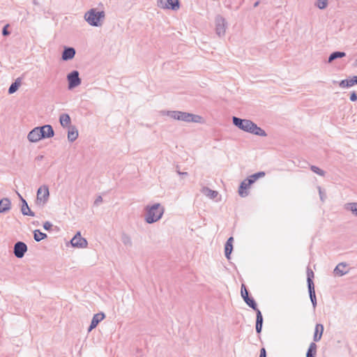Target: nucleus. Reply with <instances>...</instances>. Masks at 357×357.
I'll return each instance as SVG.
<instances>
[{
  "label": "nucleus",
  "mask_w": 357,
  "mask_h": 357,
  "mask_svg": "<svg viewBox=\"0 0 357 357\" xmlns=\"http://www.w3.org/2000/svg\"><path fill=\"white\" fill-rule=\"evenodd\" d=\"M8 24H6L2 30V34L4 36H8L10 34V32L8 30Z\"/></svg>",
  "instance_id": "41"
},
{
  "label": "nucleus",
  "mask_w": 357,
  "mask_h": 357,
  "mask_svg": "<svg viewBox=\"0 0 357 357\" xmlns=\"http://www.w3.org/2000/svg\"><path fill=\"white\" fill-rule=\"evenodd\" d=\"M233 124L244 132H249L260 137H266L264 130L249 119H242L236 116L232 118Z\"/></svg>",
  "instance_id": "1"
},
{
  "label": "nucleus",
  "mask_w": 357,
  "mask_h": 357,
  "mask_svg": "<svg viewBox=\"0 0 357 357\" xmlns=\"http://www.w3.org/2000/svg\"><path fill=\"white\" fill-rule=\"evenodd\" d=\"M122 242L125 245L131 246L132 245V241L129 236L124 234L122 236Z\"/></svg>",
  "instance_id": "35"
},
{
  "label": "nucleus",
  "mask_w": 357,
  "mask_h": 357,
  "mask_svg": "<svg viewBox=\"0 0 357 357\" xmlns=\"http://www.w3.org/2000/svg\"><path fill=\"white\" fill-rule=\"evenodd\" d=\"M244 301L245 302V303L250 307H251L252 309H253L254 310L257 311L259 309L257 308V303L255 301V300L252 298H246L245 300H244Z\"/></svg>",
  "instance_id": "30"
},
{
  "label": "nucleus",
  "mask_w": 357,
  "mask_h": 357,
  "mask_svg": "<svg viewBox=\"0 0 357 357\" xmlns=\"http://www.w3.org/2000/svg\"><path fill=\"white\" fill-rule=\"evenodd\" d=\"M345 209L351 211L357 216V202H351L345 205Z\"/></svg>",
  "instance_id": "29"
},
{
  "label": "nucleus",
  "mask_w": 357,
  "mask_h": 357,
  "mask_svg": "<svg viewBox=\"0 0 357 357\" xmlns=\"http://www.w3.org/2000/svg\"><path fill=\"white\" fill-rule=\"evenodd\" d=\"M50 197L49 188L47 185L40 186L37 190L36 203L38 206H44Z\"/></svg>",
  "instance_id": "5"
},
{
  "label": "nucleus",
  "mask_w": 357,
  "mask_h": 357,
  "mask_svg": "<svg viewBox=\"0 0 357 357\" xmlns=\"http://www.w3.org/2000/svg\"><path fill=\"white\" fill-rule=\"evenodd\" d=\"M78 137V130L75 126H70L68 132V139L73 142Z\"/></svg>",
  "instance_id": "21"
},
{
  "label": "nucleus",
  "mask_w": 357,
  "mask_h": 357,
  "mask_svg": "<svg viewBox=\"0 0 357 357\" xmlns=\"http://www.w3.org/2000/svg\"><path fill=\"white\" fill-rule=\"evenodd\" d=\"M265 176V172H257L255 174V177L259 178H262Z\"/></svg>",
  "instance_id": "44"
},
{
  "label": "nucleus",
  "mask_w": 357,
  "mask_h": 357,
  "mask_svg": "<svg viewBox=\"0 0 357 357\" xmlns=\"http://www.w3.org/2000/svg\"><path fill=\"white\" fill-rule=\"evenodd\" d=\"M28 250L26 243L22 241H17L15 243L13 253L17 258H22Z\"/></svg>",
  "instance_id": "9"
},
{
  "label": "nucleus",
  "mask_w": 357,
  "mask_h": 357,
  "mask_svg": "<svg viewBox=\"0 0 357 357\" xmlns=\"http://www.w3.org/2000/svg\"><path fill=\"white\" fill-rule=\"evenodd\" d=\"M257 312V319H256V324L259 325L263 324V317L261 314V312L259 310L256 311Z\"/></svg>",
  "instance_id": "37"
},
{
  "label": "nucleus",
  "mask_w": 357,
  "mask_h": 357,
  "mask_svg": "<svg viewBox=\"0 0 357 357\" xmlns=\"http://www.w3.org/2000/svg\"><path fill=\"white\" fill-rule=\"evenodd\" d=\"M346 54L343 52H334L328 57V62L331 63L336 59L345 56Z\"/></svg>",
  "instance_id": "28"
},
{
  "label": "nucleus",
  "mask_w": 357,
  "mask_h": 357,
  "mask_svg": "<svg viewBox=\"0 0 357 357\" xmlns=\"http://www.w3.org/2000/svg\"><path fill=\"white\" fill-rule=\"evenodd\" d=\"M38 128L42 139L50 138L54 135V130L50 125H45Z\"/></svg>",
  "instance_id": "11"
},
{
  "label": "nucleus",
  "mask_w": 357,
  "mask_h": 357,
  "mask_svg": "<svg viewBox=\"0 0 357 357\" xmlns=\"http://www.w3.org/2000/svg\"><path fill=\"white\" fill-rule=\"evenodd\" d=\"M176 172L180 176H187L188 175V172H181L179 170H177Z\"/></svg>",
  "instance_id": "47"
},
{
  "label": "nucleus",
  "mask_w": 357,
  "mask_h": 357,
  "mask_svg": "<svg viewBox=\"0 0 357 357\" xmlns=\"http://www.w3.org/2000/svg\"><path fill=\"white\" fill-rule=\"evenodd\" d=\"M22 77H17L15 82L10 86L8 93L10 94L14 93L20 87L22 84Z\"/></svg>",
  "instance_id": "23"
},
{
  "label": "nucleus",
  "mask_w": 357,
  "mask_h": 357,
  "mask_svg": "<svg viewBox=\"0 0 357 357\" xmlns=\"http://www.w3.org/2000/svg\"><path fill=\"white\" fill-rule=\"evenodd\" d=\"M252 184H248V180L246 178L243 181L238 188V194L241 197H245L248 195V190Z\"/></svg>",
  "instance_id": "16"
},
{
  "label": "nucleus",
  "mask_w": 357,
  "mask_h": 357,
  "mask_svg": "<svg viewBox=\"0 0 357 357\" xmlns=\"http://www.w3.org/2000/svg\"><path fill=\"white\" fill-rule=\"evenodd\" d=\"M262 325H259L256 324V331L257 333H260L261 332Z\"/></svg>",
  "instance_id": "46"
},
{
  "label": "nucleus",
  "mask_w": 357,
  "mask_h": 357,
  "mask_svg": "<svg viewBox=\"0 0 357 357\" xmlns=\"http://www.w3.org/2000/svg\"><path fill=\"white\" fill-rule=\"evenodd\" d=\"M76 51L75 48L71 47H66L62 52L61 59L63 61L71 60L75 57Z\"/></svg>",
  "instance_id": "14"
},
{
  "label": "nucleus",
  "mask_w": 357,
  "mask_h": 357,
  "mask_svg": "<svg viewBox=\"0 0 357 357\" xmlns=\"http://www.w3.org/2000/svg\"><path fill=\"white\" fill-rule=\"evenodd\" d=\"M350 100L351 101H356L357 100V95L356 93H352L350 96Z\"/></svg>",
  "instance_id": "45"
},
{
  "label": "nucleus",
  "mask_w": 357,
  "mask_h": 357,
  "mask_svg": "<svg viewBox=\"0 0 357 357\" xmlns=\"http://www.w3.org/2000/svg\"><path fill=\"white\" fill-rule=\"evenodd\" d=\"M317 189H318V191H319V197H320L321 201V202H324L325 199H326L325 193L324 192V191L322 190V189H321V188L320 186H318Z\"/></svg>",
  "instance_id": "38"
},
{
  "label": "nucleus",
  "mask_w": 357,
  "mask_h": 357,
  "mask_svg": "<svg viewBox=\"0 0 357 357\" xmlns=\"http://www.w3.org/2000/svg\"><path fill=\"white\" fill-rule=\"evenodd\" d=\"M346 267H347L346 263H344V262L340 263L336 266L333 272L335 275H337L338 276H342L347 273V271H345Z\"/></svg>",
  "instance_id": "20"
},
{
  "label": "nucleus",
  "mask_w": 357,
  "mask_h": 357,
  "mask_svg": "<svg viewBox=\"0 0 357 357\" xmlns=\"http://www.w3.org/2000/svg\"><path fill=\"white\" fill-rule=\"evenodd\" d=\"M105 17L104 11H98L96 8L89 10L84 15L85 20L93 26H101Z\"/></svg>",
  "instance_id": "4"
},
{
  "label": "nucleus",
  "mask_w": 357,
  "mask_h": 357,
  "mask_svg": "<svg viewBox=\"0 0 357 357\" xmlns=\"http://www.w3.org/2000/svg\"><path fill=\"white\" fill-rule=\"evenodd\" d=\"M233 241H234V238H233V237H229V238L227 239V241L226 243L232 244V243H233Z\"/></svg>",
  "instance_id": "48"
},
{
  "label": "nucleus",
  "mask_w": 357,
  "mask_h": 357,
  "mask_svg": "<svg viewBox=\"0 0 357 357\" xmlns=\"http://www.w3.org/2000/svg\"><path fill=\"white\" fill-rule=\"evenodd\" d=\"M323 332L324 326L321 324H317L315 326L314 334L313 337L314 342H318L321 340Z\"/></svg>",
  "instance_id": "19"
},
{
  "label": "nucleus",
  "mask_w": 357,
  "mask_h": 357,
  "mask_svg": "<svg viewBox=\"0 0 357 357\" xmlns=\"http://www.w3.org/2000/svg\"><path fill=\"white\" fill-rule=\"evenodd\" d=\"M144 220L148 224H153L160 220L165 212V208L160 203L145 207Z\"/></svg>",
  "instance_id": "2"
},
{
  "label": "nucleus",
  "mask_w": 357,
  "mask_h": 357,
  "mask_svg": "<svg viewBox=\"0 0 357 357\" xmlns=\"http://www.w3.org/2000/svg\"><path fill=\"white\" fill-rule=\"evenodd\" d=\"M102 202V198L101 196H98L94 202V204L98 206Z\"/></svg>",
  "instance_id": "42"
},
{
  "label": "nucleus",
  "mask_w": 357,
  "mask_h": 357,
  "mask_svg": "<svg viewBox=\"0 0 357 357\" xmlns=\"http://www.w3.org/2000/svg\"><path fill=\"white\" fill-rule=\"evenodd\" d=\"M47 237V234L40 231L39 229H36L33 231V238L36 241L39 242Z\"/></svg>",
  "instance_id": "26"
},
{
  "label": "nucleus",
  "mask_w": 357,
  "mask_h": 357,
  "mask_svg": "<svg viewBox=\"0 0 357 357\" xmlns=\"http://www.w3.org/2000/svg\"><path fill=\"white\" fill-rule=\"evenodd\" d=\"M357 84V76H353L350 79L342 80L339 85L342 88H349Z\"/></svg>",
  "instance_id": "18"
},
{
  "label": "nucleus",
  "mask_w": 357,
  "mask_h": 357,
  "mask_svg": "<svg viewBox=\"0 0 357 357\" xmlns=\"http://www.w3.org/2000/svg\"><path fill=\"white\" fill-rule=\"evenodd\" d=\"M327 5H328V0H317V1L316 3V6L319 9H324V8H326Z\"/></svg>",
  "instance_id": "34"
},
{
  "label": "nucleus",
  "mask_w": 357,
  "mask_h": 357,
  "mask_svg": "<svg viewBox=\"0 0 357 357\" xmlns=\"http://www.w3.org/2000/svg\"><path fill=\"white\" fill-rule=\"evenodd\" d=\"M247 179L248 180V184H252L258 179V178L255 177V174H254L250 176Z\"/></svg>",
  "instance_id": "39"
},
{
  "label": "nucleus",
  "mask_w": 357,
  "mask_h": 357,
  "mask_svg": "<svg viewBox=\"0 0 357 357\" xmlns=\"http://www.w3.org/2000/svg\"><path fill=\"white\" fill-rule=\"evenodd\" d=\"M317 353V344L314 342L310 343L307 351V357H314Z\"/></svg>",
  "instance_id": "27"
},
{
  "label": "nucleus",
  "mask_w": 357,
  "mask_h": 357,
  "mask_svg": "<svg viewBox=\"0 0 357 357\" xmlns=\"http://www.w3.org/2000/svg\"><path fill=\"white\" fill-rule=\"evenodd\" d=\"M105 317V315L103 312H99L93 315L91 325L89 326L88 328V331H91L93 328H95L98 324L104 319Z\"/></svg>",
  "instance_id": "13"
},
{
  "label": "nucleus",
  "mask_w": 357,
  "mask_h": 357,
  "mask_svg": "<svg viewBox=\"0 0 357 357\" xmlns=\"http://www.w3.org/2000/svg\"><path fill=\"white\" fill-rule=\"evenodd\" d=\"M70 243L73 247L79 248H86L88 245L87 241L84 238L82 237L79 232H77L71 239Z\"/></svg>",
  "instance_id": "10"
},
{
  "label": "nucleus",
  "mask_w": 357,
  "mask_h": 357,
  "mask_svg": "<svg viewBox=\"0 0 357 357\" xmlns=\"http://www.w3.org/2000/svg\"><path fill=\"white\" fill-rule=\"evenodd\" d=\"M27 139L29 142L36 143L42 139V137L40 136V131L38 127L31 130L28 135Z\"/></svg>",
  "instance_id": "15"
},
{
  "label": "nucleus",
  "mask_w": 357,
  "mask_h": 357,
  "mask_svg": "<svg viewBox=\"0 0 357 357\" xmlns=\"http://www.w3.org/2000/svg\"><path fill=\"white\" fill-rule=\"evenodd\" d=\"M52 227V224L49 222V221H46L43 223V228L45 229V230H47V231H50Z\"/></svg>",
  "instance_id": "40"
},
{
  "label": "nucleus",
  "mask_w": 357,
  "mask_h": 357,
  "mask_svg": "<svg viewBox=\"0 0 357 357\" xmlns=\"http://www.w3.org/2000/svg\"><path fill=\"white\" fill-rule=\"evenodd\" d=\"M233 250V244L225 243V255L227 259H230V255Z\"/></svg>",
  "instance_id": "32"
},
{
  "label": "nucleus",
  "mask_w": 357,
  "mask_h": 357,
  "mask_svg": "<svg viewBox=\"0 0 357 357\" xmlns=\"http://www.w3.org/2000/svg\"><path fill=\"white\" fill-rule=\"evenodd\" d=\"M162 115H167L172 119L181 121L187 123H201L202 117L188 112L181 111H162Z\"/></svg>",
  "instance_id": "3"
},
{
  "label": "nucleus",
  "mask_w": 357,
  "mask_h": 357,
  "mask_svg": "<svg viewBox=\"0 0 357 357\" xmlns=\"http://www.w3.org/2000/svg\"><path fill=\"white\" fill-rule=\"evenodd\" d=\"M59 121L62 127H70L71 119L68 114H62L60 115Z\"/></svg>",
  "instance_id": "22"
},
{
  "label": "nucleus",
  "mask_w": 357,
  "mask_h": 357,
  "mask_svg": "<svg viewBox=\"0 0 357 357\" xmlns=\"http://www.w3.org/2000/svg\"><path fill=\"white\" fill-rule=\"evenodd\" d=\"M259 1L255 2L254 4V7H257L259 5Z\"/></svg>",
  "instance_id": "49"
},
{
  "label": "nucleus",
  "mask_w": 357,
  "mask_h": 357,
  "mask_svg": "<svg viewBox=\"0 0 357 357\" xmlns=\"http://www.w3.org/2000/svg\"><path fill=\"white\" fill-rule=\"evenodd\" d=\"M216 34L221 37L225 36L227 23L226 20L220 15H218L215 20Z\"/></svg>",
  "instance_id": "6"
},
{
  "label": "nucleus",
  "mask_w": 357,
  "mask_h": 357,
  "mask_svg": "<svg viewBox=\"0 0 357 357\" xmlns=\"http://www.w3.org/2000/svg\"><path fill=\"white\" fill-rule=\"evenodd\" d=\"M307 287H310V283L311 286H314V282L312 281V278H314V273L310 268H307Z\"/></svg>",
  "instance_id": "31"
},
{
  "label": "nucleus",
  "mask_w": 357,
  "mask_h": 357,
  "mask_svg": "<svg viewBox=\"0 0 357 357\" xmlns=\"http://www.w3.org/2000/svg\"><path fill=\"white\" fill-rule=\"evenodd\" d=\"M308 291H309L310 301L313 305V308L315 309L316 306H317V298H316V294H315V291H314V286H311L310 284V287H308Z\"/></svg>",
  "instance_id": "25"
},
{
  "label": "nucleus",
  "mask_w": 357,
  "mask_h": 357,
  "mask_svg": "<svg viewBox=\"0 0 357 357\" xmlns=\"http://www.w3.org/2000/svg\"><path fill=\"white\" fill-rule=\"evenodd\" d=\"M310 169L315 174L319 175V176H325V172L322 169H321L320 168H319L318 167L315 166V165H311L310 166Z\"/></svg>",
  "instance_id": "33"
},
{
  "label": "nucleus",
  "mask_w": 357,
  "mask_h": 357,
  "mask_svg": "<svg viewBox=\"0 0 357 357\" xmlns=\"http://www.w3.org/2000/svg\"><path fill=\"white\" fill-rule=\"evenodd\" d=\"M10 208L11 202L8 198H3L0 200V213L8 212Z\"/></svg>",
  "instance_id": "17"
},
{
  "label": "nucleus",
  "mask_w": 357,
  "mask_h": 357,
  "mask_svg": "<svg viewBox=\"0 0 357 357\" xmlns=\"http://www.w3.org/2000/svg\"><path fill=\"white\" fill-rule=\"evenodd\" d=\"M158 6L162 9L177 10L180 8L178 0H158Z\"/></svg>",
  "instance_id": "7"
},
{
  "label": "nucleus",
  "mask_w": 357,
  "mask_h": 357,
  "mask_svg": "<svg viewBox=\"0 0 357 357\" xmlns=\"http://www.w3.org/2000/svg\"><path fill=\"white\" fill-rule=\"evenodd\" d=\"M259 357H266V351L264 348L261 349Z\"/></svg>",
  "instance_id": "43"
},
{
  "label": "nucleus",
  "mask_w": 357,
  "mask_h": 357,
  "mask_svg": "<svg viewBox=\"0 0 357 357\" xmlns=\"http://www.w3.org/2000/svg\"><path fill=\"white\" fill-rule=\"evenodd\" d=\"M241 296L243 298V300H245L246 298H249L248 291L247 290L245 284L241 285Z\"/></svg>",
  "instance_id": "36"
},
{
  "label": "nucleus",
  "mask_w": 357,
  "mask_h": 357,
  "mask_svg": "<svg viewBox=\"0 0 357 357\" xmlns=\"http://www.w3.org/2000/svg\"><path fill=\"white\" fill-rule=\"evenodd\" d=\"M19 198L22 202L21 212L24 215L35 216V213L29 208L26 201L22 197V195L17 192Z\"/></svg>",
  "instance_id": "12"
},
{
  "label": "nucleus",
  "mask_w": 357,
  "mask_h": 357,
  "mask_svg": "<svg viewBox=\"0 0 357 357\" xmlns=\"http://www.w3.org/2000/svg\"><path fill=\"white\" fill-rule=\"evenodd\" d=\"M68 82V89H72L78 86L81 84V79L79 77V72L73 70L67 75Z\"/></svg>",
  "instance_id": "8"
},
{
  "label": "nucleus",
  "mask_w": 357,
  "mask_h": 357,
  "mask_svg": "<svg viewBox=\"0 0 357 357\" xmlns=\"http://www.w3.org/2000/svg\"><path fill=\"white\" fill-rule=\"evenodd\" d=\"M201 191L204 195L209 197L210 199H214L218 196L217 191L213 190L208 187H204Z\"/></svg>",
  "instance_id": "24"
}]
</instances>
